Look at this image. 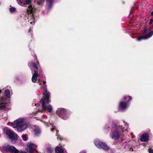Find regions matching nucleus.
Here are the masks:
<instances>
[{
    "label": "nucleus",
    "instance_id": "f8f14e48",
    "mask_svg": "<svg viewBox=\"0 0 153 153\" xmlns=\"http://www.w3.org/2000/svg\"><path fill=\"white\" fill-rule=\"evenodd\" d=\"M5 99L2 97L0 98V110L4 109L6 106V103L5 102Z\"/></svg>",
    "mask_w": 153,
    "mask_h": 153
},
{
    "label": "nucleus",
    "instance_id": "7ed1b4c3",
    "mask_svg": "<svg viewBox=\"0 0 153 153\" xmlns=\"http://www.w3.org/2000/svg\"><path fill=\"white\" fill-rule=\"evenodd\" d=\"M30 0H25V3L26 4V7L28 5L27 9V12L30 13L28 17V22L32 24H34L35 22V19L33 13L35 12L36 9L33 5L32 4L30 5Z\"/></svg>",
    "mask_w": 153,
    "mask_h": 153
},
{
    "label": "nucleus",
    "instance_id": "7c9ffc66",
    "mask_svg": "<svg viewBox=\"0 0 153 153\" xmlns=\"http://www.w3.org/2000/svg\"><path fill=\"white\" fill-rule=\"evenodd\" d=\"M82 153H86V152H85V151H84Z\"/></svg>",
    "mask_w": 153,
    "mask_h": 153
},
{
    "label": "nucleus",
    "instance_id": "39448f33",
    "mask_svg": "<svg viewBox=\"0 0 153 153\" xmlns=\"http://www.w3.org/2000/svg\"><path fill=\"white\" fill-rule=\"evenodd\" d=\"M1 150L2 151L10 152L12 153H27L25 152L18 150L13 146L7 145H3L2 147Z\"/></svg>",
    "mask_w": 153,
    "mask_h": 153
},
{
    "label": "nucleus",
    "instance_id": "4be33fe9",
    "mask_svg": "<svg viewBox=\"0 0 153 153\" xmlns=\"http://www.w3.org/2000/svg\"><path fill=\"white\" fill-rule=\"evenodd\" d=\"M45 0H35L34 1H36L38 5H42L43 4Z\"/></svg>",
    "mask_w": 153,
    "mask_h": 153
},
{
    "label": "nucleus",
    "instance_id": "2f4dec72",
    "mask_svg": "<svg viewBox=\"0 0 153 153\" xmlns=\"http://www.w3.org/2000/svg\"><path fill=\"white\" fill-rule=\"evenodd\" d=\"M38 105V104H36V103H35V105Z\"/></svg>",
    "mask_w": 153,
    "mask_h": 153
},
{
    "label": "nucleus",
    "instance_id": "f257e3e1",
    "mask_svg": "<svg viewBox=\"0 0 153 153\" xmlns=\"http://www.w3.org/2000/svg\"><path fill=\"white\" fill-rule=\"evenodd\" d=\"M45 81L43 82V93L44 95L43 98L40 101L42 103V107L43 109L45 111H47L49 112H51L52 111L53 108L50 105H47L46 103H48L50 102L49 98L50 95V93L45 88Z\"/></svg>",
    "mask_w": 153,
    "mask_h": 153
},
{
    "label": "nucleus",
    "instance_id": "2eb2a0df",
    "mask_svg": "<svg viewBox=\"0 0 153 153\" xmlns=\"http://www.w3.org/2000/svg\"><path fill=\"white\" fill-rule=\"evenodd\" d=\"M34 127L35 128L34 131V134L35 135H38L41 133L40 129L39 127L36 126H35Z\"/></svg>",
    "mask_w": 153,
    "mask_h": 153
},
{
    "label": "nucleus",
    "instance_id": "f3484780",
    "mask_svg": "<svg viewBox=\"0 0 153 153\" xmlns=\"http://www.w3.org/2000/svg\"><path fill=\"white\" fill-rule=\"evenodd\" d=\"M28 65H32L33 66L34 68L37 69L38 68V66L39 65V63L38 62H36V63H29Z\"/></svg>",
    "mask_w": 153,
    "mask_h": 153
},
{
    "label": "nucleus",
    "instance_id": "cd10ccee",
    "mask_svg": "<svg viewBox=\"0 0 153 153\" xmlns=\"http://www.w3.org/2000/svg\"><path fill=\"white\" fill-rule=\"evenodd\" d=\"M57 139H59L60 140H61V137H60L59 136H58V137H57Z\"/></svg>",
    "mask_w": 153,
    "mask_h": 153
},
{
    "label": "nucleus",
    "instance_id": "5701e85b",
    "mask_svg": "<svg viewBox=\"0 0 153 153\" xmlns=\"http://www.w3.org/2000/svg\"><path fill=\"white\" fill-rule=\"evenodd\" d=\"M22 139L25 141H26L28 140V137L27 134H25L22 136Z\"/></svg>",
    "mask_w": 153,
    "mask_h": 153
},
{
    "label": "nucleus",
    "instance_id": "c85d7f7f",
    "mask_svg": "<svg viewBox=\"0 0 153 153\" xmlns=\"http://www.w3.org/2000/svg\"><path fill=\"white\" fill-rule=\"evenodd\" d=\"M151 15H153V11L152 12V13H151Z\"/></svg>",
    "mask_w": 153,
    "mask_h": 153
},
{
    "label": "nucleus",
    "instance_id": "412c9836",
    "mask_svg": "<svg viewBox=\"0 0 153 153\" xmlns=\"http://www.w3.org/2000/svg\"><path fill=\"white\" fill-rule=\"evenodd\" d=\"M4 94H5V96L8 98L10 97V92L9 90H6L5 91Z\"/></svg>",
    "mask_w": 153,
    "mask_h": 153
},
{
    "label": "nucleus",
    "instance_id": "ddd939ff",
    "mask_svg": "<svg viewBox=\"0 0 153 153\" xmlns=\"http://www.w3.org/2000/svg\"><path fill=\"white\" fill-rule=\"evenodd\" d=\"M140 140L142 142H146L149 140V135L145 133L143 134L141 137Z\"/></svg>",
    "mask_w": 153,
    "mask_h": 153
},
{
    "label": "nucleus",
    "instance_id": "1a4fd4ad",
    "mask_svg": "<svg viewBox=\"0 0 153 153\" xmlns=\"http://www.w3.org/2000/svg\"><path fill=\"white\" fill-rule=\"evenodd\" d=\"M58 115L64 120L66 119L68 117L66 116V111L64 108H59L57 111Z\"/></svg>",
    "mask_w": 153,
    "mask_h": 153
},
{
    "label": "nucleus",
    "instance_id": "9b49d317",
    "mask_svg": "<svg viewBox=\"0 0 153 153\" xmlns=\"http://www.w3.org/2000/svg\"><path fill=\"white\" fill-rule=\"evenodd\" d=\"M153 35V31H152L147 35H143L139 36L137 39L138 41H140L142 39H148L151 37Z\"/></svg>",
    "mask_w": 153,
    "mask_h": 153
},
{
    "label": "nucleus",
    "instance_id": "0eeeda50",
    "mask_svg": "<svg viewBox=\"0 0 153 153\" xmlns=\"http://www.w3.org/2000/svg\"><path fill=\"white\" fill-rule=\"evenodd\" d=\"M123 100L126 101V102L125 103L123 102H120L119 104V108L121 110H124L126 109L128 106L127 104L128 102L132 100V98L131 97L128 96L127 97L125 96L123 99Z\"/></svg>",
    "mask_w": 153,
    "mask_h": 153
},
{
    "label": "nucleus",
    "instance_id": "4468645a",
    "mask_svg": "<svg viewBox=\"0 0 153 153\" xmlns=\"http://www.w3.org/2000/svg\"><path fill=\"white\" fill-rule=\"evenodd\" d=\"M38 74V71H35L33 75L32 78V80L33 82L35 83L36 82Z\"/></svg>",
    "mask_w": 153,
    "mask_h": 153
},
{
    "label": "nucleus",
    "instance_id": "aec40b11",
    "mask_svg": "<svg viewBox=\"0 0 153 153\" xmlns=\"http://www.w3.org/2000/svg\"><path fill=\"white\" fill-rule=\"evenodd\" d=\"M47 125L48 126H51L52 127V128L51 129V131H52L53 130H54V129L56 131V135L57 136L58 135L57 134V132H58L57 130L55 128V126H53V124H52L50 123H48V124H47Z\"/></svg>",
    "mask_w": 153,
    "mask_h": 153
},
{
    "label": "nucleus",
    "instance_id": "72a5a7b5",
    "mask_svg": "<svg viewBox=\"0 0 153 153\" xmlns=\"http://www.w3.org/2000/svg\"><path fill=\"white\" fill-rule=\"evenodd\" d=\"M39 84H40V85H41V83H39Z\"/></svg>",
    "mask_w": 153,
    "mask_h": 153
},
{
    "label": "nucleus",
    "instance_id": "bb28decb",
    "mask_svg": "<svg viewBox=\"0 0 153 153\" xmlns=\"http://www.w3.org/2000/svg\"><path fill=\"white\" fill-rule=\"evenodd\" d=\"M32 30V29L30 27V29L29 30V33H30V31H31V30Z\"/></svg>",
    "mask_w": 153,
    "mask_h": 153
},
{
    "label": "nucleus",
    "instance_id": "c756f323",
    "mask_svg": "<svg viewBox=\"0 0 153 153\" xmlns=\"http://www.w3.org/2000/svg\"><path fill=\"white\" fill-rule=\"evenodd\" d=\"M82 153H86V152H85V151H84Z\"/></svg>",
    "mask_w": 153,
    "mask_h": 153
},
{
    "label": "nucleus",
    "instance_id": "f03ea898",
    "mask_svg": "<svg viewBox=\"0 0 153 153\" xmlns=\"http://www.w3.org/2000/svg\"><path fill=\"white\" fill-rule=\"evenodd\" d=\"M13 128H16L17 131L22 132L26 130L28 127L27 123L25 121L24 118H19L14 121L12 124Z\"/></svg>",
    "mask_w": 153,
    "mask_h": 153
},
{
    "label": "nucleus",
    "instance_id": "6ab92c4d",
    "mask_svg": "<svg viewBox=\"0 0 153 153\" xmlns=\"http://www.w3.org/2000/svg\"><path fill=\"white\" fill-rule=\"evenodd\" d=\"M53 0H47V4L49 8L51 7L53 3Z\"/></svg>",
    "mask_w": 153,
    "mask_h": 153
},
{
    "label": "nucleus",
    "instance_id": "a211bd4d",
    "mask_svg": "<svg viewBox=\"0 0 153 153\" xmlns=\"http://www.w3.org/2000/svg\"><path fill=\"white\" fill-rule=\"evenodd\" d=\"M25 0H16L18 4L21 6L26 7V4L25 2Z\"/></svg>",
    "mask_w": 153,
    "mask_h": 153
},
{
    "label": "nucleus",
    "instance_id": "b1692460",
    "mask_svg": "<svg viewBox=\"0 0 153 153\" xmlns=\"http://www.w3.org/2000/svg\"><path fill=\"white\" fill-rule=\"evenodd\" d=\"M16 9L14 7H11L10 9V11L11 13H13L15 11Z\"/></svg>",
    "mask_w": 153,
    "mask_h": 153
},
{
    "label": "nucleus",
    "instance_id": "6e6552de",
    "mask_svg": "<svg viewBox=\"0 0 153 153\" xmlns=\"http://www.w3.org/2000/svg\"><path fill=\"white\" fill-rule=\"evenodd\" d=\"M94 143L96 146L98 148H102L106 151H108L109 149V147L105 143L102 142L99 140H96Z\"/></svg>",
    "mask_w": 153,
    "mask_h": 153
},
{
    "label": "nucleus",
    "instance_id": "473e14b6",
    "mask_svg": "<svg viewBox=\"0 0 153 153\" xmlns=\"http://www.w3.org/2000/svg\"><path fill=\"white\" fill-rule=\"evenodd\" d=\"M65 153H66V151H65Z\"/></svg>",
    "mask_w": 153,
    "mask_h": 153
},
{
    "label": "nucleus",
    "instance_id": "20e7f679",
    "mask_svg": "<svg viewBox=\"0 0 153 153\" xmlns=\"http://www.w3.org/2000/svg\"><path fill=\"white\" fill-rule=\"evenodd\" d=\"M128 126L127 124L125 125V127L121 129L120 127L117 125H114L111 129V137L113 139L117 140L120 137L121 130L123 132L128 129Z\"/></svg>",
    "mask_w": 153,
    "mask_h": 153
},
{
    "label": "nucleus",
    "instance_id": "393cba45",
    "mask_svg": "<svg viewBox=\"0 0 153 153\" xmlns=\"http://www.w3.org/2000/svg\"><path fill=\"white\" fill-rule=\"evenodd\" d=\"M149 153H153V150L151 148L149 149Z\"/></svg>",
    "mask_w": 153,
    "mask_h": 153
},
{
    "label": "nucleus",
    "instance_id": "9d476101",
    "mask_svg": "<svg viewBox=\"0 0 153 153\" xmlns=\"http://www.w3.org/2000/svg\"><path fill=\"white\" fill-rule=\"evenodd\" d=\"M36 147L37 146L36 145L30 142L27 144L25 149L30 153H33V152L36 150Z\"/></svg>",
    "mask_w": 153,
    "mask_h": 153
},
{
    "label": "nucleus",
    "instance_id": "a878e982",
    "mask_svg": "<svg viewBox=\"0 0 153 153\" xmlns=\"http://www.w3.org/2000/svg\"><path fill=\"white\" fill-rule=\"evenodd\" d=\"M146 31H147V30H146V29H144L143 30V33H144V34H146Z\"/></svg>",
    "mask_w": 153,
    "mask_h": 153
},
{
    "label": "nucleus",
    "instance_id": "dca6fc26",
    "mask_svg": "<svg viewBox=\"0 0 153 153\" xmlns=\"http://www.w3.org/2000/svg\"><path fill=\"white\" fill-rule=\"evenodd\" d=\"M55 151L57 153H61L64 152V150L59 147L57 146L55 148Z\"/></svg>",
    "mask_w": 153,
    "mask_h": 153
},
{
    "label": "nucleus",
    "instance_id": "423d86ee",
    "mask_svg": "<svg viewBox=\"0 0 153 153\" xmlns=\"http://www.w3.org/2000/svg\"><path fill=\"white\" fill-rule=\"evenodd\" d=\"M6 134L13 143H15L18 139V135L14 132L11 131L10 130H7L6 132Z\"/></svg>",
    "mask_w": 153,
    "mask_h": 153
}]
</instances>
